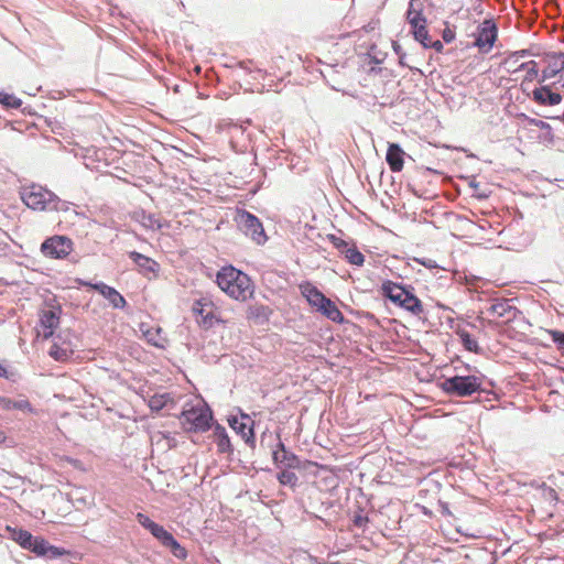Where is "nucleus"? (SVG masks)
Masks as SVG:
<instances>
[{
	"mask_svg": "<svg viewBox=\"0 0 564 564\" xmlns=\"http://www.w3.org/2000/svg\"><path fill=\"white\" fill-rule=\"evenodd\" d=\"M88 285L97 290L115 308H123L126 306L127 302L124 297L116 289L102 282L96 284L89 283Z\"/></svg>",
	"mask_w": 564,
	"mask_h": 564,
	"instance_id": "ddd939ff",
	"label": "nucleus"
},
{
	"mask_svg": "<svg viewBox=\"0 0 564 564\" xmlns=\"http://www.w3.org/2000/svg\"><path fill=\"white\" fill-rule=\"evenodd\" d=\"M162 438H166L169 447H171V446H172V445H171V441H172V440H171L170 437L165 436L164 434H162V433H156L155 435H153V436H152V441H156L158 443H159Z\"/></svg>",
	"mask_w": 564,
	"mask_h": 564,
	"instance_id": "a18cd8bd",
	"label": "nucleus"
},
{
	"mask_svg": "<svg viewBox=\"0 0 564 564\" xmlns=\"http://www.w3.org/2000/svg\"><path fill=\"white\" fill-rule=\"evenodd\" d=\"M382 295L388 297L392 303L395 305H400V303L403 301L404 294L409 290H406L404 286L393 283L391 281H387L381 286Z\"/></svg>",
	"mask_w": 564,
	"mask_h": 564,
	"instance_id": "412c9836",
	"label": "nucleus"
},
{
	"mask_svg": "<svg viewBox=\"0 0 564 564\" xmlns=\"http://www.w3.org/2000/svg\"><path fill=\"white\" fill-rule=\"evenodd\" d=\"M345 257L349 263L355 265H362L365 261L364 254L356 248H348L346 250Z\"/></svg>",
	"mask_w": 564,
	"mask_h": 564,
	"instance_id": "72a5a7b5",
	"label": "nucleus"
},
{
	"mask_svg": "<svg viewBox=\"0 0 564 564\" xmlns=\"http://www.w3.org/2000/svg\"><path fill=\"white\" fill-rule=\"evenodd\" d=\"M23 203L34 210H66L67 203L59 199L53 192L32 184L21 192Z\"/></svg>",
	"mask_w": 564,
	"mask_h": 564,
	"instance_id": "f03ea898",
	"label": "nucleus"
},
{
	"mask_svg": "<svg viewBox=\"0 0 564 564\" xmlns=\"http://www.w3.org/2000/svg\"><path fill=\"white\" fill-rule=\"evenodd\" d=\"M406 54L405 53H402L401 55H399V64L402 65V66H405V63H404V58H405Z\"/></svg>",
	"mask_w": 564,
	"mask_h": 564,
	"instance_id": "8fccbe9b",
	"label": "nucleus"
},
{
	"mask_svg": "<svg viewBox=\"0 0 564 564\" xmlns=\"http://www.w3.org/2000/svg\"><path fill=\"white\" fill-rule=\"evenodd\" d=\"M545 57L547 66L542 70L540 83H544L564 70V52H550Z\"/></svg>",
	"mask_w": 564,
	"mask_h": 564,
	"instance_id": "9d476101",
	"label": "nucleus"
},
{
	"mask_svg": "<svg viewBox=\"0 0 564 564\" xmlns=\"http://www.w3.org/2000/svg\"><path fill=\"white\" fill-rule=\"evenodd\" d=\"M406 21L410 26L416 24L427 23L425 15L423 14L422 3L420 0H410L406 10Z\"/></svg>",
	"mask_w": 564,
	"mask_h": 564,
	"instance_id": "4be33fe9",
	"label": "nucleus"
},
{
	"mask_svg": "<svg viewBox=\"0 0 564 564\" xmlns=\"http://www.w3.org/2000/svg\"><path fill=\"white\" fill-rule=\"evenodd\" d=\"M0 377H4V378L8 377L7 369L4 367H2L1 365H0Z\"/></svg>",
	"mask_w": 564,
	"mask_h": 564,
	"instance_id": "603ef678",
	"label": "nucleus"
},
{
	"mask_svg": "<svg viewBox=\"0 0 564 564\" xmlns=\"http://www.w3.org/2000/svg\"><path fill=\"white\" fill-rule=\"evenodd\" d=\"M29 550L39 556H45L47 558H56L64 554V551L51 545L47 541L41 538H34Z\"/></svg>",
	"mask_w": 564,
	"mask_h": 564,
	"instance_id": "2eb2a0df",
	"label": "nucleus"
},
{
	"mask_svg": "<svg viewBox=\"0 0 564 564\" xmlns=\"http://www.w3.org/2000/svg\"><path fill=\"white\" fill-rule=\"evenodd\" d=\"M247 138H248V141H252V138H253V137H252V134H251V133H248V134H247Z\"/></svg>",
	"mask_w": 564,
	"mask_h": 564,
	"instance_id": "5fc2aeb1",
	"label": "nucleus"
},
{
	"mask_svg": "<svg viewBox=\"0 0 564 564\" xmlns=\"http://www.w3.org/2000/svg\"><path fill=\"white\" fill-rule=\"evenodd\" d=\"M442 39L445 43H452L455 40V31L452 30L448 25L442 32Z\"/></svg>",
	"mask_w": 564,
	"mask_h": 564,
	"instance_id": "37998d69",
	"label": "nucleus"
},
{
	"mask_svg": "<svg viewBox=\"0 0 564 564\" xmlns=\"http://www.w3.org/2000/svg\"><path fill=\"white\" fill-rule=\"evenodd\" d=\"M530 55V51L529 50H520V51H517V52H513L510 54V56L508 57V59L506 61V63H517L520 58L522 57H525Z\"/></svg>",
	"mask_w": 564,
	"mask_h": 564,
	"instance_id": "a19ab883",
	"label": "nucleus"
},
{
	"mask_svg": "<svg viewBox=\"0 0 564 564\" xmlns=\"http://www.w3.org/2000/svg\"><path fill=\"white\" fill-rule=\"evenodd\" d=\"M6 434L3 431L0 430V443H3L6 441Z\"/></svg>",
	"mask_w": 564,
	"mask_h": 564,
	"instance_id": "864d4df0",
	"label": "nucleus"
},
{
	"mask_svg": "<svg viewBox=\"0 0 564 564\" xmlns=\"http://www.w3.org/2000/svg\"><path fill=\"white\" fill-rule=\"evenodd\" d=\"M235 220L239 229L257 245L267 241V235L258 217L247 210H238Z\"/></svg>",
	"mask_w": 564,
	"mask_h": 564,
	"instance_id": "20e7f679",
	"label": "nucleus"
},
{
	"mask_svg": "<svg viewBox=\"0 0 564 564\" xmlns=\"http://www.w3.org/2000/svg\"><path fill=\"white\" fill-rule=\"evenodd\" d=\"M137 521L148 531H152L156 522L152 521L147 514L144 513H137L135 516Z\"/></svg>",
	"mask_w": 564,
	"mask_h": 564,
	"instance_id": "4c0bfd02",
	"label": "nucleus"
},
{
	"mask_svg": "<svg viewBox=\"0 0 564 564\" xmlns=\"http://www.w3.org/2000/svg\"><path fill=\"white\" fill-rule=\"evenodd\" d=\"M498 37V26L494 19H485L480 22L474 33V46L479 52L488 53Z\"/></svg>",
	"mask_w": 564,
	"mask_h": 564,
	"instance_id": "423d86ee",
	"label": "nucleus"
},
{
	"mask_svg": "<svg viewBox=\"0 0 564 564\" xmlns=\"http://www.w3.org/2000/svg\"><path fill=\"white\" fill-rule=\"evenodd\" d=\"M169 403L173 404V399L169 393L154 394L149 400L150 409L155 412L169 406Z\"/></svg>",
	"mask_w": 564,
	"mask_h": 564,
	"instance_id": "bb28decb",
	"label": "nucleus"
},
{
	"mask_svg": "<svg viewBox=\"0 0 564 564\" xmlns=\"http://www.w3.org/2000/svg\"><path fill=\"white\" fill-rule=\"evenodd\" d=\"M74 354L73 345L70 341L64 340L61 344L54 341L48 350V355L56 361L64 362L68 360Z\"/></svg>",
	"mask_w": 564,
	"mask_h": 564,
	"instance_id": "aec40b11",
	"label": "nucleus"
},
{
	"mask_svg": "<svg viewBox=\"0 0 564 564\" xmlns=\"http://www.w3.org/2000/svg\"><path fill=\"white\" fill-rule=\"evenodd\" d=\"M278 479L284 486H294L297 481V476L293 471L284 469L279 473Z\"/></svg>",
	"mask_w": 564,
	"mask_h": 564,
	"instance_id": "f704fd0d",
	"label": "nucleus"
},
{
	"mask_svg": "<svg viewBox=\"0 0 564 564\" xmlns=\"http://www.w3.org/2000/svg\"><path fill=\"white\" fill-rule=\"evenodd\" d=\"M75 155L78 156V155H82L83 159L85 160V165L88 167L89 166V163L90 162H94V161H100V156H99V152L96 150V148L94 145H89L88 148L84 149V148H80L78 150L75 151Z\"/></svg>",
	"mask_w": 564,
	"mask_h": 564,
	"instance_id": "c85d7f7f",
	"label": "nucleus"
},
{
	"mask_svg": "<svg viewBox=\"0 0 564 564\" xmlns=\"http://www.w3.org/2000/svg\"><path fill=\"white\" fill-rule=\"evenodd\" d=\"M13 539L24 549H29L34 536L26 530H17L13 532Z\"/></svg>",
	"mask_w": 564,
	"mask_h": 564,
	"instance_id": "473e14b6",
	"label": "nucleus"
},
{
	"mask_svg": "<svg viewBox=\"0 0 564 564\" xmlns=\"http://www.w3.org/2000/svg\"><path fill=\"white\" fill-rule=\"evenodd\" d=\"M317 312L333 322L341 323L344 321L341 312L330 299L324 301V304L317 310Z\"/></svg>",
	"mask_w": 564,
	"mask_h": 564,
	"instance_id": "a878e982",
	"label": "nucleus"
},
{
	"mask_svg": "<svg viewBox=\"0 0 564 564\" xmlns=\"http://www.w3.org/2000/svg\"><path fill=\"white\" fill-rule=\"evenodd\" d=\"M0 104L8 109H19L22 106V100L13 94L0 91Z\"/></svg>",
	"mask_w": 564,
	"mask_h": 564,
	"instance_id": "7c9ffc66",
	"label": "nucleus"
},
{
	"mask_svg": "<svg viewBox=\"0 0 564 564\" xmlns=\"http://www.w3.org/2000/svg\"><path fill=\"white\" fill-rule=\"evenodd\" d=\"M480 381L475 376H455L442 382L444 392L456 397H469L480 389Z\"/></svg>",
	"mask_w": 564,
	"mask_h": 564,
	"instance_id": "39448f33",
	"label": "nucleus"
},
{
	"mask_svg": "<svg viewBox=\"0 0 564 564\" xmlns=\"http://www.w3.org/2000/svg\"><path fill=\"white\" fill-rule=\"evenodd\" d=\"M527 74L524 80L532 82L539 75L538 63L533 59L527 62Z\"/></svg>",
	"mask_w": 564,
	"mask_h": 564,
	"instance_id": "e433bc0d",
	"label": "nucleus"
},
{
	"mask_svg": "<svg viewBox=\"0 0 564 564\" xmlns=\"http://www.w3.org/2000/svg\"><path fill=\"white\" fill-rule=\"evenodd\" d=\"M392 47H393V51L394 53L399 56L401 55L402 53H405L403 50H402V46L398 43V42H392Z\"/></svg>",
	"mask_w": 564,
	"mask_h": 564,
	"instance_id": "49530a36",
	"label": "nucleus"
},
{
	"mask_svg": "<svg viewBox=\"0 0 564 564\" xmlns=\"http://www.w3.org/2000/svg\"><path fill=\"white\" fill-rule=\"evenodd\" d=\"M405 155V152L398 143H390L387 150L386 161L392 172L402 171Z\"/></svg>",
	"mask_w": 564,
	"mask_h": 564,
	"instance_id": "dca6fc26",
	"label": "nucleus"
},
{
	"mask_svg": "<svg viewBox=\"0 0 564 564\" xmlns=\"http://www.w3.org/2000/svg\"><path fill=\"white\" fill-rule=\"evenodd\" d=\"M246 420L249 421L250 419L248 416H245L241 420L232 417L231 420H229V424L238 434L241 435L242 440L247 444H249L251 447H254L256 441L253 429L247 422H245Z\"/></svg>",
	"mask_w": 564,
	"mask_h": 564,
	"instance_id": "f3484780",
	"label": "nucleus"
},
{
	"mask_svg": "<svg viewBox=\"0 0 564 564\" xmlns=\"http://www.w3.org/2000/svg\"><path fill=\"white\" fill-rule=\"evenodd\" d=\"M457 335L459 336L463 346L467 350L473 351V352H478V350H479L478 343L475 338L471 337V335L468 332H466L464 329H459L457 332Z\"/></svg>",
	"mask_w": 564,
	"mask_h": 564,
	"instance_id": "c756f323",
	"label": "nucleus"
},
{
	"mask_svg": "<svg viewBox=\"0 0 564 564\" xmlns=\"http://www.w3.org/2000/svg\"><path fill=\"white\" fill-rule=\"evenodd\" d=\"M229 129H230L231 131H236V132L240 131V132H241V134H243V133H245V131H246V128H245L242 124H241V126L232 124V126H230V128H229Z\"/></svg>",
	"mask_w": 564,
	"mask_h": 564,
	"instance_id": "09e8293b",
	"label": "nucleus"
},
{
	"mask_svg": "<svg viewBox=\"0 0 564 564\" xmlns=\"http://www.w3.org/2000/svg\"><path fill=\"white\" fill-rule=\"evenodd\" d=\"M253 64H254L253 59H246V61H239L235 65H226V66L227 67H238L248 74L252 73V72L262 73V69L259 67H254V69H253L252 68Z\"/></svg>",
	"mask_w": 564,
	"mask_h": 564,
	"instance_id": "c9c22d12",
	"label": "nucleus"
},
{
	"mask_svg": "<svg viewBox=\"0 0 564 564\" xmlns=\"http://www.w3.org/2000/svg\"><path fill=\"white\" fill-rule=\"evenodd\" d=\"M424 48H433L437 53H441L444 48L443 42L440 40H432L430 37V41L426 42V46H423Z\"/></svg>",
	"mask_w": 564,
	"mask_h": 564,
	"instance_id": "79ce46f5",
	"label": "nucleus"
},
{
	"mask_svg": "<svg viewBox=\"0 0 564 564\" xmlns=\"http://www.w3.org/2000/svg\"><path fill=\"white\" fill-rule=\"evenodd\" d=\"M528 66H527V62L524 63H521L516 69L514 72L517 70H527Z\"/></svg>",
	"mask_w": 564,
	"mask_h": 564,
	"instance_id": "3c124183",
	"label": "nucleus"
},
{
	"mask_svg": "<svg viewBox=\"0 0 564 564\" xmlns=\"http://www.w3.org/2000/svg\"><path fill=\"white\" fill-rule=\"evenodd\" d=\"M129 257L143 274L155 273L159 268V264L153 259L137 251H131Z\"/></svg>",
	"mask_w": 564,
	"mask_h": 564,
	"instance_id": "5701e85b",
	"label": "nucleus"
},
{
	"mask_svg": "<svg viewBox=\"0 0 564 564\" xmlns=\"http://www.w3.org/2000/svg\"><path fill=\"white\" fill-rule=\"evenodd\" d=\"M411 28V34L413 35L414 40L419 42L422 46H426V42L430 41V34L427 30L426 23L416 24L415 26Z\"/></svg>",
	"mask_w": 564,
	"mask_h": 564,
	"instance_id": "cd10ccee",
	"label": "nucleus"
},
{
	"mask_svg": "<svg viewBox=\"0 0 564 564\" xmlns=\"http://www.w3.org/2000/svg\"><path fill=\"white\" fill-rule=\"evenodd\" d=\"M303 296L307 302L316 308V311L327 301L326 297L316 286L311 283H304L300 286Z\"/></svg>",
	"mask_w": 564,
	"mask_h": 564,
	"instance_id": "a211bd4d",
	"label": "nucleus"
},
{
	"mask_svg": "<svg viewBox=\"0 0 564 564\" xmlns=\"http://www.w3.org/2000/svg\"><path fill=\"white\" fill-rule=\"evenodd\" d=\"M59 307H51L41 313L40 323L43 328V337L48 338L54 334L59 324Z\"/></svg>",
	"mask_w": 564,
	"mask_h": 564,
	"instance_id": "9b49d317",
	"label": "nucleus"
},
{
	"mask_svg": "<svg viewBox=\"0 0 564 564\" xmlns=\"http://www.w3.org/2000/svg\"><path fill=\"white\" fill-rule=\"evenodd\" d=\"M323 78L325 79V82L327 83V85L333 89V90H336V91H339L340 89L338 87H336L334 84L330 83L328 76L324 73V72H321Z\"/></svg>",
	"mask_w": 564,
	"mask_h": 564,
	"instance_id": "de8ad7c7",
	"label": "nucleus"
},
{
	"mask_svg": "<svg viewBox=\"0 0 564 564\" xmlns=\"http://www.w3.org/2000/svg\"><path fill=\"white\" fill-rule=\"evenodd\" d=\"M183 426L188 431L205 432L210 427L212 412L202 403L185 409L181 415Z\"/></svg>",
	"mask_w": 564,
	"mask_h": 564,
	"instance_id": "7ed1b4c3",
	"label": "nucleus"
},
{
	"mask_svg": "<svg viewBox=\"0 0 564 564\" xmlns=\"http://www.w3.org/2000/svg\"><path fill=\"white\" fill-rule=\"evenodd\" d=\"M562 87L564 88V83L562 84Z\"/></svg>",
	"mask_w": 564,
	"mask_h": 564,
	"instance_id": "4d7b16f0",
	"label": "nucleus"
},
{
	"mask_svg": "<svg viewBox=\"0 0 564 564\" xmlns=\"http://www.w3.org/2000/svg\"><path fill=\"white\" fill-rule=\"evenodd\" d=\"M216 282L221 291L237 301H246L253 293L250 278L231 265L221 268Z\"/></svg>",
	"mask_w": 564,
	"mask_h": 564,
	"instance_id": "f257e3e1",
	"label": "nucleus"
},
{
	"mask_svg": "<svg viewBox=\"0 0 564 564\" xmlns=\"http://www.w3.org/2000/svg\"><path fill=\"white\" fill-rule=\"evenodd\" d=\"M373 62H375L376 64L381 63V61H380V59H378V58H375V59H373Z\"/></svg>",
	"mask_w": 564,
	"mask_h": 564,
	"instance_id": "6e6d98bb",
	"label": "nucleus"
},
{
	"mask_svg": "<svg viewBox=\"0 0 564 564\" xmlns=\"http://www.w3.org/2000/svg\"><path fill=\"white\" fill-rule=\"evenodd\" d=\"M213 436L217 445L218 452L230 453L232 451L229 436L224 426L216 425L214 429Z\"/></svg>",
	"mask_w": 564,
	"mask_h": 564,
	"instance_id": "393cba45",
	"label": "nucleus"
},
{
	"mask_svg": "<svg viewBox=\"0 0 564 564\" xmlns=\"http://www.w3.org/2000/svg\"><path fill=\"white\" fill-rule=\"evenodd\" d=\"M41 250L46 257L63 259L73 250V242L64 236H54L42 243Z\"/></svg>",
	"mask_w": 564,
	"mask_h": 564,
	"instance_id": "0eeeda50",
	"label": "nucleus"
},
{
	"mask_svg": "<svg viewBox=\"0 0 564 564\" xmlns=\"http://www.w3.org/2000/svg\"><path fill=\"white\" fill-rule=\"evenodd\" d=\"M399 306L415 316H420L424 312L422 302L410 291L404 294Z\"/></svg>",
	"mask_w": 564,
	"mask_h": 564,
	"instance_id": "b1692460",
	"label": "nucleus"
},
{
	"mask_svg": "<svg viewBox=\"0 0 564 564\" xmlns=\"http://www.w3.org/2000/svg\"><path fill=\"white\" fill-rule=\"evenodd\" d=\"M488 312L498 318L511 319L514 316L516 307L511 305L510 300H497L494 302Z\"/></svg>",
	"mask_w": 564,
	"mask_h": 564,
	"instance_id": "6ab92c4d",
	"label": "nucleus"
},
{
	"mask_svg": "<svg viewBox=\"0 0 564 564\" xmlns=\"http://www.w3.org/2000/svg\"><path fill=\"white\" fill-rule=\"evenodd\" d=\"M160 543L167 547L172 554L184 560L187 556L186 550L174 539V536L166 531L162 525L155 524L152 531H149Z\"/></svg>",
	"mask_w": 564,
	"mask_h": 564,
	"instance_id": "6e6552de",
	"label": "nucleus"
},
{
	"mask_svg": "<svg viewBox=\"0 0 564 564\" xmlns=\"http://www.w3.org/2000/svg\"><path fill=\"white\" fill-rule=\"evenodd\" d=\"M143 334H144V337L147 338V340L150 344H152L153 346H156V347L164 346L165 339L162 337L160 328L147 329Z\"/></svg>",
	"mask_w": 564,
	"mask_h": 564,
	"instance_id": "2f4dec72",
	"label": "nucleus"
},
{
	"mask_svg": "<svg viewBox=\"0 0 564 564\" xmlns=\"http://www.w3.org/2000/svg\"><path fill=\"white\" fill-rule=\"evenodd\" d=\"M549 335L551 336L552 340L557 345L558 349L564 350V333L551 329L549 330Z\"/></svg>",
	"mask_w": 564,
	"mask_h": 564,
	"instance_id": "58836bf2",
	"label": "nucleus"
},
{
	"mask_svg": "<svg viewBox=\"0 0 564 564\" xmlns=\"http://www.w3.org/2000/svg\"><path fill=\"white\" fill-rule=\"evenodd\" d=\"M530 98L540 106H555L563 100V95L553 91L551 85H541L532 90Z\"/></svg>",
	"mask_w": 564,
	"mask_h": 564,
	"instance_id": "1a4fd4ad",
	"label": "nucleus"
},
{
	"mask_svg": "<svg viewBox=\"0 0 564 564\" xmlns=\"http://www.w3.org/2000/svg\"><path fill=\"white\" fill-rule=\"evenodd\" d=\"M273 460L276 465L284 466L285 468H300L299 457L289 452L281 441H279L276 449L273 451Z\"/></svg>",
	"mask_w": 564,
	"mask_h": 564,
	"instance_id": "f8f14e48",
	"label": "nucleus"
},
{
	"mask_svg": "<svg viewBox=\"0 0 564 564\" xmlns=\"http://www.w3.org/2000/svg\"><path fill=\"white\" fill-rule=\"evenodd\" d=\"M533 123L539 127L541 130L545 131L546 141H553L552 128L551 126L542 120H533Z\"/></svg>",
	"mask_w": 564,
	"mask_h": 564,
	"instance_id": "ea45409f",
	"label": "nucleus"
},
{
	"mask_svg": "<svg viewBox=\"0 0 564 564\" xmlns=\"http://www.w3.org/2000/svg\"><path fill=\"white\" fill-rule=\"evenodd\" d=\"M145 226L150 227L151 229L161 228L160 221L158 219L153 218L152 216L149 217V224H145Z\"/></svg>",
	"mask_w": 564,
	"mask_h": 564,
	"instance_id": "c03bdc74",
	"label": "nucleus"
},
{
	"mask_svg": "<svg viewBox=\"0 0 564 564\" xmlns=\"http://www.w3.org/2000/svg\"><path fill=\"white\" fill-rule=\"evenodd\" d=\"M0 409L4 411H21L23 413H34L35 410L29 400L24 397L11 399L0 395Z\"/></svg>",
	"mask_w": 564,
	"mask_h": 564,
	"instance_id": "4468645a",
	"label": "nucleus"
}]
</instances>
